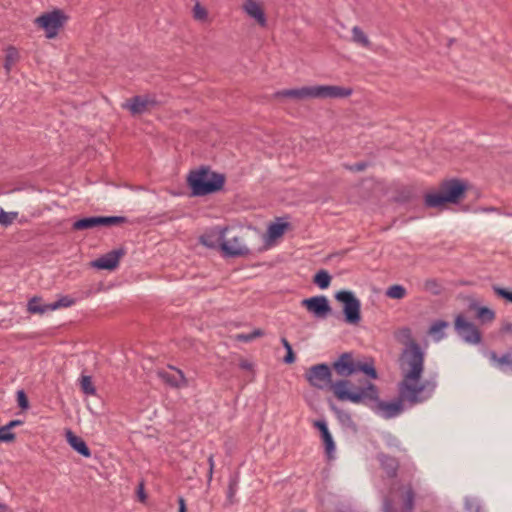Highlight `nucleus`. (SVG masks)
<instances>
[{
  "label": "nucleus",
  "instance_id": "1",
  "mask_svg": "<svg viewBox=\"0 0 512 512\" xmlns=\"http://www.w3.org/2000/svg\"><path fill=\"white\" fill-rule=\"evenodd\" d=\"M425 353L421 346L411 340L403 351L404 364L407 370L403 373V379L398 384V394L401 400L410 406L421 404L430 399L438 386V375H430L420 381L424 371Z\"/></svg>",
  "mask_w": 512,
  "mask_h": 512
},
{
  "label": "nucleus",
  "instance_id": "2",
  "mask_svg": "<svg viewBox=\"0 0 512 512\" xmlns=\"http://www.w3.org/2000/svg\"><path fill=\"white\" fill-rule=\"evenodd\" d=\"M333 394L340 401L366 406L384 419L397 417L404 410V400L400 397L388 402L381 400L378 387L368 380L361 381L356 386L347 379L338 380L333 386Z\"/></svg>",
  "mask_w": 512,
  "mask_h": 512
},
{
  "label": "nucleus",
  "instance_id": "3",
  "mask_svg": "<svg viewBox=\"0 0 512 512\" xmlns=\"http://www.w3.org/2000/svg\"><path fill=\"white\" fill-rule=\"evenodd\" d=\"M353 89L335 85L304 86L295 89H285L274 93L276 98L285 97L297 100L307 98L317 99H342L351 96Z\"/></svg>",
  "mask_w": 512,
  "mask_h": 512
},
{
  "label": "nucleus",
  "instance_id": "4",
  "mask_svg": "<svg viewBox=\"0 0 512 512\" xmlns=\"http://www.w3.org/2000/svg\"><path fill=\"white\" fill-rule=\"evenodd\" d=\"M187 183L192 196H205L220 191L225 183V176L202 166L189 173Z\"/></svg>",
  "mask_w": 512,
  "mask_h": 512
},
{
  "label": "nucleus",
  "instance_id": "5",
  "mask_svg": "<svg viewBox=\"0 0 512 512\" xmlns=\"http://www.w3.org/2000/svg\"><path fill=\"white\" fill-rule=\"evenodd\" d=\"M335 299L343 304L344 321L357 325L361 320V303L352 291L341 290L335 294Z\"/></svg>",
  "mask_w": 512,
  "mask_h": 512
},
{
  "label": "nucleus",
  "instance_id": "6",
  "mask_svg": "<svg viewBox=\"0 0 512 512\" xmlns=\"http://www.w3.org/2000/svg\"><path fill=\"white\" fill-rule=\"evenodd\" d=\"M305 378L308 383L319 390L331 388L338 382H332L331 367L326 363L316 364L311 366L305 373Z\"/></svg>",
  "mask_w": 512,
  "mask_h": 512
},
{
  "label": "nucleus",
  "instance_id": "7",
  "mask_svg": "<svg viewBox=\"0 0 512 512\" xmlns=\"http://www.w3.org/2000/svg\"><path fill=\"white\" fill-rule=\"evenodd\" d=\"M65 20L66 16L64 13L59 9H55L52 12L44 13L37 17L35 24L45 31L47 38L52 39L57 36Z\"/></svg>",
  "mask_w": 512,
  "mask_h": 512
},
{
  "label": "nucleus",
  "instance_id": "8",
  "mask_svg": "<svg viewBox=\"0 0 512 512\" xmlns=\"http://www.w3.org/2000/svg\"><path fill=\"white\" fill-rule=\"evenodd\" d=\"M454 328L463 342L469 345H478L482 342V334L476 325L459 314L455 318Z\"/></svg>",
  "mask_w": 512,
  "mask_h": 512
},
{
  "label": "nucleus",
  "instance_id": "9",
  "mask_svg": "<svg viewBox=\"0 0 512 512\" xmlns=\"http://www.w3.org/2000/svg\"><path fill=\"white\" fill-rule=\"evenodd\" d=\"M126 217L123 216H91L78 219L72 225L73 230H87L99 226H113L125 223Z\"/></svg>",
  "mask_w": 512,
  "mask_h": 512
},
{
  "label": "nucleus",
  "instance_id": "10",
  "mask_svg": "<svg viewBox=\"0 0 512 512\" xmlns=\"http://www.w3.org/2000/svg\"><path fill=\"white\" fill-rule=\"evenodd\" d=\"M301 305L317 319H326L332 311L329 300L324 295L303 299Z\"/></svg>",
  "mask_w": 512,
  "mask_h": 512
},
{
  "label": "nucleus",
  "instance_id": "11",
  "mask_svg": "<svg viewBox=\"0 0 512 512\" xmlns=\"http://www.w3.org/2000/svg\"><path fill=\"white\" fill-rule=\"evenodd\" d=\"M439 188L449 203H457L464 196L467 186L458 179H449L442 182Z\"/></svg>",
  "mask_w": 512,
  "mask_h": 512
},
{
  "label": "nucleus",
  "instance_id": "12",
  "mask_svg": "<svg viewBox=\"0 0 512 512\" xmlns=\"http://www.w3.org/2000/svg\"><path fill=\"white\" fill-rule=\"evenodd\" d=\"M227 227H213L205 231L199 238L202 245L207 248L215 249L220 247L224 242Z\"/></svg>",
  "mask_w": 512,
  "mask_h": 512
},
{
  "label": "nucleus",
  "instance_id": "13",
  "mask_svg": "<svg viewBox=\"0 0 512 512\" xmlns=\"http://www.w3.org/2000/svg\"><path fill=\"white\" fill-rule=\"evenodd\" d=\"M332 367L337 375L341 377L346 378L356 374V360L350 352L341 354L338 360L332 364Z\"/></svg>",
  "mask_w": 512,
  "mask_h": 512
},
{
  "label": "nucleus",
  "instance_id": "14",
  "mask_svg": "<svg viewBox=\"0 0 512 512\" xmlns=\"http://www.w3.org/2000/svg\"><path fill=\"white\" fill-rule=\"evenodd\" d=\"M125 254L123 248L114 249L92 262V266L100 270H114L120 258Z\"/></svg>",
  "mask_w": 512,
  "mask_h": 512
},
{
  "label": "nucleus",
  "instance_id": "15",
  "mask_svg": "<svg viewBox=\"0 0 512 512\" xmlns=\"http://www.w3.org/2000/svg\"><path fill=\"white\" fill-rule=\"evenodd\" d=\"M485 356L488 357L492 365L506 374H512V353L506 352L498 355L495 351H486Z\"/></svg>",
  "mask_w": 512,
  "mask_h": 512
},
{
  "label": "nucleus",
  "instance_id": "16",
  "mask_svg": "<svg viewBox=\"0 0 512 512\" xmlns=\"http://www.w3.org/2000/svg\"><path fill=\"white\" fill-rule=\"evenodd\" d=\"M221 250L227 257H240L249 254V249L242 244L239 237H233L231 240L221 243Z\"/></svg>",
  "mask_w": 512,
  "mask_h": 512
},
{
  "label": "nucleus",
  "instance_id": "17",
  "mask_svg": "<svg viewBox=\"0 0 512 512\" xmlns=\"http://www.w3.org/2000/svg\"><path fill=\"white\" fill-rule=\"evenodd\" d=\"M172 369V372L160 371L158 373L159 377L163 380V382H165L166 384L173 388H181L187 386V380L184 376V373L179 369Z\"/></svg>",
  "mask_w": 512,
  "mask_h": 512
},
{
  "label": "nucleus",
  "instance_id": "18",
  "mask_svg": "<svg viewBox=\"0 0 512 512\" xmlns=\"http://www.w3.org/2000/svg\"><path fill=\"white\" fill-rule=\"evenodd\" d=\"M377 460L380 463L381 468L384 470V472L389 478L397 477L399 462L395 457L380 452L377 454Z\"/></svg>",
  "mask_w": 512,
  "mask_h": 512
},
{
  "label": "nucleus",
  "instance_id": "19",
  "mask_svg": "<svg viewBox=\"0 0 512 512\" xmlns=\"http://www.w3.org/2000/svg\"><path fill=\"white\" fill-rule=\"evenodd\" d=\"M314 427L319 430L326 453L330 456L335 451V443L328 429L327 422L324 419L316 420Z\"/></svg>",
  "mask_w": 512,
  "mask_h": 512
},
{
  "label": "nucleus",
  "instance_id": "20",
  "mask_svg": "<svg viewBox=\"0 0 512 512\" xmlns=\"http://www.w3.org/2000/svg\"><path fill=\"white\" fill-rule=\"evenodd\" d=\"M151 105H154V101L149 97L137 95L132 97L124 107L128 108L133 115H138L144 113Z\"/></svg>",
  "mask_w": 512,
  "mask_h": 512
},
{
  "label": "nucleus",
  "instance_id": "21",
  "mask_svg": "<svg viewBox=\"0 0 512 512\" xmlns=\"http://www.w3.org/2000/svg\"><path fill=\"white\" fill-rule=\"evenodd\" d=\"M243 9L251 18L255 19L259 25H266L265 13L258 2L255 0H245Z\"/></svg>",
  "mask_w": 512,
  "mask_h": 512
},
{
  "label": "nucleus",
  "instance_id": "22",
  "mask_svg": "<svg viewBox=\"0 0 512 512\" xmlns=\"http://www.w3.org/2000/svg\"><path fill=\"white\" fill-rule=\"evenodd\" d=\"M66 439L69 445L81 456L90 457L91 451L86 442L79 436L75 435L71 430H67Z\"/></svg>",
  "mask_w": 512,
  "mask_h": 512
},
{
  "label": "nucleus",
  "instance_id": "23",
  "mask_svg": "<svg viewBox=\"0 0 512 512\" xmlns=\"http://www.w3.org/2000/svg\"><path fill=\"white\" fill-rule=\"evenodd\" d=\"M445 203L449 201L440 189L438 192H429L424 196V204L428 208H440Z\"/></svg>",
  "mask_w": 512,
  "mask_h": 512
},
{
  "label": "nucleus",
  "instance_id": "24",
  "mask_svg": "<svg viewBox=\"0 0 512 512\" xmlns=\"http://www.w3.org/2000/svg\"><path fill=\"white\" fill-rule=\"evenodd\" d=\"M49 304H43L40 297H33L28 301L27 310L31 314H44L45 312L51 311L48 309Z\"/></svg>",
  "mask_w": 512,
  "mask_h": 512
},
{
  "label": "nucleus",
  "instance_id": "25",
  "mask_svg": "<svg viewBox=\"0 0 512 512\" xmlns=\"http://www.w3.org/2000/svg\"><path fill=\"white\" fill-rule=\"evenodd\" d=\"M362 372L370 379H377L378 374L372 361L361 362L356 361V373Z\"/></svg>",
  "mask_w": 512,
  "mask_h": 512
},
{
  "label": "nucleus",
  "instance_id": "26",
  "mask_svg": "<svg viewBox=\"0 0 512 512\" xmlns=\"http://www.w3.org/2000/svg\"><path fill=\"white\" fill-rule=\"evenodd\" d=\"M352 40L356 44H358L362 47H365V48H370V46H371V42H370L369 38L364 33V31L358 26H354L352 28Z\"/></svg>",
  "mask_w": 512,
  "mask_h": 512
},
{
  "label": "nucleus",
  "instance_id": "27",
  "mask_svg": "<svg viewBox=\"0 0 512 512\" xmlns=\"http://www.w3.org/2000/svg\"><path fill=\"white\" fill-rule=\"evenodd\" d=\"M449 323L444 320H437L432 323L429 328V334L434 336L436 341H440L445 337L443 330L448 327Z\"/></svg>",
  "mask_w": 512,
  "mask_h": 512
},
{
  "label": "nucleus",
  "instance_id": "28",
  "mask_svg": "<svg viewBox=\"0 0 512 512\" xmlns=\"http://www.w3.org/2000/svg\"><path fill=\"white\" fill-rule=\"evenodd\" d=\"M288 226L289 223L287 222H274L269 225L267 234L270 239H277L284 234Z\"/></svg>",
  "mask_w": 512,
  "mask_h": 512
},
{
  "label": "nucleus",
  "instance_id": "29",
  "mask_svg": "<svg viewBox=\"0 0 512 512\" xmlns=\"http://www.w3.org/2000/svg\"><path fill=\"white\" fill-rule=\"evenodd\" d=\"M383 442L384 444L390 448L395 449L399 452H406V449L402 446L401 441L392 433L386 432L383 434Z\"/></svg>",
  "mask_w": 512,
  "mask_h": 512
},
{
  "label": "nucleus",
  "instance_id": "30",
  "mask_svg": "<svg viewBox=\"0 0 512 512\" xmlns=\"http://www.w3.org/2000/svg\"><path fill=\"white\" fill-rule=\"evenodd\" d=\"M313 282L320 288V289H327L330 286L331 283V276L326 270H319L313 278Z\"/></svg>",
  "mask_w": 512,
  "mask_h": 512
},
{
  "label": "nucleus",
  "instance_id": "31",
  "mask_svg": "<svg viewBox=\"0 0 512 512\" xmlns=\"http://www.w3.org/2000/svg\"><path fill=\"white\" fill-rule=\"evenodd\" d=\"M331 410L334 412L338 421L342 425L350 427L354 424L349 412H347L343 409H340V408L336 407L335 405H331Z\"/></svg>",
  "mask_w": 512,
  "mask_h": 512
},
{
  "label": "nucleus",
  "instance_id": "32",
  "mask_svg": "<svg viewBox=\"0 0 512 512\" xmlns=\"http://www.w3.org/2000/svg\"><path fill=\"white\" fill-rule=\"evenodd\" d=\"M385 295L391 299H403L407 295V291L404 286L394 284L387 288Z\"/></svg>",
  "mask_w": 512,
  "mask_h": 512
},
{
  "label": "nucleus",
  "instance_id": "33",
  "mask_svg": "<svg viewBox=\"0 0 512 512\" xmlns=\"http://www.w3.org/2000/svg\"><path fill=\"white\" fill-rule=\"evenodd\" d=\"M476 316L481 323H490L495 319V312L488 307H479Z\"/></svg>",
  "mask_w": 512,
  "mask_h": 512
},
{
  "label": "nucleus",
  "instance_id": "34",
  "mask_svg": "<svg viewBox=\"0 0 512 512\" xmlns=\"http://www.w3.org/2000/svg\"><path fill=\"white\" fill-rule=\"evenodd\" d=\"M79 382L84 394L94 395L96 393V389L95 386L93 385L91 376L82 375Z\"/></svg>",
  "mask_w": 512,
  "mask_h": 512
},
{
  "label": "nucleus",
  "instance_id": "35",
  "mask_svg": "<svg viewBox=\"0 0 512 512\" xmlns=\"http://www.w3.org/2000/svg\"><path fill=\"white\" fill-rule=\"evenodd\" d=\"M238 484H239V476L238 475L230 476L229 483H228V489H227V498L231 503H233L234 496L237 493Z\"/></svg>",
  "mask_w": 512,
  "mask_h": 512
},
{
  "label": "nucleus",
  "instance_id": "36",
  "mask_svg": "<svg viewBox=\"0 0 512 512\" xmlns=\"http://www.w3.org/2000/svg\"><path fill=\"white\" fill-rule=\"evenodd\" d=\"M415 493L413 488L409 485L405 490L404 497V510L405 512H412L414 508Z\"/></svg>",
  "mask_w": 512,
  "mask_h": 512
},
{
  "label": "nucleus",
  "instance_id": "37",
  "mask_svg": "<svg viewBox=\"0 0 512 512\" xmlns=\"http://www.w3.org/2000/svg\"><path fill=\"white\" fill-rule=\"evenodd\" d=\"M74 303H75V301L71 297L63 296L60 299H58L57 301H55L53 303H49L48 309H50L51 311H54V310H57L62 307H70Z\"/></svg>",
  "mask_w": 512,
  "mask_h": 512
},
{
  "label": "nucleus",
  "instance_id": "38",
  "mask_svg": "<svg viewBox=\"0 0 512 512\" xmlns=\"http://www.w3.org/2000/svg\"><path fill=\"white\" fill-rule=\"evenodd\" d=\"M281 343H282L283 347L285 348V352H286V355L283 359L284 363L291 364V363L295 362V359H296L295 354L293 352L292 346L289 343V341L285 337H282Z\"/></svg>",
  "mask_w": 512,
  "mask_h": 512
},
{
  "label": "nucleus",
  "instance_id": "39",
  "mask_svg": "<svg viewBox=\"0 0 512 512\" xmlns=\"http://www.w3.org/2000/svg\"><path fill=\"white\" fill-rule=\"evenodd\" d=\"M18 52L14 47H9L6 51L4 67L7 72L10 71L11 65L17 60Z\"/></svg>",
  "mask_w": 512,
  "mask_h": 512
},
{
  "label": "nucleus",
  "instance_id": "40",
  "mask_svg": "<svg viewBox=\"0 0 512 512\" xmlns=\"http://www.w3.org/2000/svg\"><path fill=\"white\" fill-rule=\"evenodd\" d=\"M17 213L15 212H5L4 210H0V224L7 227L12 224L13 220L16 218Z\"/></svg>",
  "mask_w": 512,
  "mask_h": 512
},
{
  "label": "nucleus",
  "instance_id": "41",
  "mask_svg": "<svg viewBox=\"0 0 512 512\" xmlns=\"http://www.w3.org/2000/svg\"><path fill=\"white\" fill-rule=\"evenodd\" d=\"M15 439V434L5 425L0 427V442H11Z\"/></svg>",
  "mask_w": 512,
  "mask_h": 512
},
{
  "label": "nucleus",
  "instance_id": "42",
  "mask_svg": "<svg viewBox=\"0 0 512 512\" xmlns=\"http://www.w3.org/2000/svg\"><path fill=\"white\" fill-rule=\"evenodd\" d=\"M193 16L196 20L204 21L207 18V11L197 2L193 8Z\"/></svg>",
  "mask_w": 512,
  "mask_h": 512
},
{
  "label": "nucleus",
  "instance_id": "43",
  "mask_svg": "<svg viewBox=\"0 0 512 512\" xmlns=\"http://www.w3.org/2000/svg\"><path fill=\"white\" fill-rule=\"evenodd\" d=\"M264 333L261 329H255L251 333L239 334L237 338L244 342H250L253 339L262 336Z\"/></svg>",
  "mask_w": 512,
  "mask_h": 512
},
{
  "label": "nucleus",
  "instance_id": "44",
  "mask_svg": "<svg viewBox=\"0 0 512 512\" xmlns=\"http://www.w3.org/2000/svg\"><path fill=\"white\" fill-rule=\"evenodd\" d=\"M493 290L495 292V294L505 300H507L508 302H511L512 303V291H509L505 288H502V287H498V286H494L493 287Z\"/></svg>",
  "mask_w": 512,
  "mask_h": 512
},
{
  "label": "nucleus",
  "instance_id": "45",
  "mask_svg": "<svg viewBox=\"0 0 512 512\" xmlns=\"http://www.w3.org/2000/svg\"><path fill=\"white\" fill-rule=\"evenodd\" d=\"M17 402L21 409H27L29 407L28 398L23 390L17 392Z\"/></svg>",
  "mask_w": 512,
  "mask_h": 512
},
{
  "label": "nucleus",
  "instance_id": "46",
  "mask_svg": "<svg viewBox=\"0 0 512 512\" xmlns=\"http://www.w3.org/2000/svg\"><path fill=\"white\" fill-rule=\"evenodd\" d=\"M337 512H356L350 503L340 502L336 507Z\"/></svg>",
  "mask_w": 512,
  "mask_h": 512
},
{
  "label": "nucleus",
  "instance_id": "47",
  "mask_svg": "<svg viewBox=\"0 0 512 512\" xmlns=\"http://www.w3.org/2000/svg\"><path fill=\"white\" fill-rule=\"evenodd\" d=\"M207 462H208V465H209V470H208V483H210V482L212 481L213 472H214V467H215L214 455H213V454H210V455L208 456Z\"/></svg>",
  "mask_w": 512,
  "mask_h": 512
},
{
  "label": "nucleus",
  "instance_id": "48",
  "mask_svg": "<svg viewBox=\"0 0 512 512\" xmlns=\"http://www.w3.org/2000/svg\"><path fill=\"white\" fill-rule=\"evenodd\" d=\"M383 512H395L393 500L389 497L383 500Z\"/></svg>",
  "mask_w": 512,
  "mask_h": 512
},
{
  "label": "nucleus",
  "instance_id": "49",
  "mask_svg": "<svg viewBox=\"0 0 512 512\" xmlns=\"http://www.w3.org/2000/svg\"><path fill=\"white\" fill-rule=\"evenodd\" d=\"M368 164L366 162H359L349 167L352 171H363L366 169Z\"/></svg>",
  "mask_w": 512,
  "mask_h": 512
},
{
  "label": "nucleus",
  "instance_id": "50",
  "mask_svg": "<svg viewBox=\"0 0 512 512\" xmlns=\"http://www.w3.org/2000/svg\"><path fill=\"white\" fill-rule=\"evenodd\" d=\"M501 332L505 334H512V323L511 322H505L503 323L501 327Z\"/></svg>",
  "mask_w": 512,
  "mask_h": 512
},
{
  "label": "nucleus",
  "instance_id": "51",
  "mask_svg": "<svg viewBox=\"0 0 512 512\" xmlns=\"http://www.w3.org/2000/svg\"><path fill=\"white\" fill-rule=\"evenodd\" d=\"M400 335L404 338L411 339V330L408 327H404L400 330Z\"/></svg>",
  "mask_w": 512,
  "mask_h": 512
},
{
  "label": "nucleus",
  "instance_id": "52",
  "mask_svg": "<svg viewBox=\"0 0 512 512\" xmlns=\"http://www.w3.org/2000/svg\"><path fill=\"white\" fill-rule=\"evenodd\" d=\"M23 422L21 420H11L6 426L11 430L12 428H15L16 426L22 425Z\"/></svg>",
  "mask_w": 512,
  "mask_h": 512
},
{
  "label": "nucleus",
  "instance_id": "53",
  "mask_svg": "<svg viewBox=\"0 0 512 512\" xmlns=\"http://www.w3.org/2000/svg\"><path fill=\"white\" fill-rule=\"evenodd\" d=\"M239 367L243 370H251L252 364L248 361H241Z\"/></svg>",
  "mask_w": 512,
  "mask_h": 512
},
{
  "label": "nucleus",
  "instance_id": "54",
  "mask_svg": "<svg viewBox=\"0 0 512 512\" xmlns=\"http://www.w3.org/2000/svg\"><path fill=\"white\" fill-rule=\"evenodd\" d=\"M178 512H186V504L183 498H179V511Z\"/></svg>",
  "mask_w": 512,
  "mask_h": 512
},
{
  "label": "nucleus",
  "instance_id": "55",
  "mask_svg": "<svg viewBox=\"0 0 512 512\" xmlns=\"http://www.w3.org/2000/svg\"><path fill=\"white\" fill-rule=\"evenodd\" d=\"M0 512H12V510L6 504L0 503Z\"/></svg>",
  "mask_w": 512,
  "mask_h": 512
},
{
  "label": "nucleus",
  "instance_id": "56",
  "mask_svg": "<svg viewBox=\"0 0 512 512\" xmlns=\"http://www.w3.org/2000/svg\"><path fill=\"white\" fill-rule=\"evenodd\" d=\"M138 492H139L140 500H141V501H144V500H145V498H146V495H145V493H144V491H143V485H142V484L140 485V487H139V491H138Z\"/></svg>",
  "mask_w": 512,
  "mask_h": 512
},
{
  "label": "nucleus",
  "instance_id": "57",
  "mask_svg": "<svg viewBox=\"0 0 512 512\" xmlns=\"http://www.w3.org/2000/svg\"><path fill=\"white\" fill-rule=\"evenodd\" d=\"M472 504H473L472 502L466 501V506H467L468 510L472 509Z\"/></svg>",
  "mask_w": 512,
  "mask_h": 512
},
{
  "label": "nucleus",
  "instance_id": "58",
  "mask_svg": "<svg viewBox=\"0 0 512 512\" xmlns=\"http://www.w3.org/2000/svg\"><path fill=\"white\" fill-rule=\"evenodd\" d=\"M430 283L435 284V282H434V281H427V282H426V286L428 287Z\"/></svg>",
  "mask_w": 512,
  "mask_h": 512
}]
</instances>
